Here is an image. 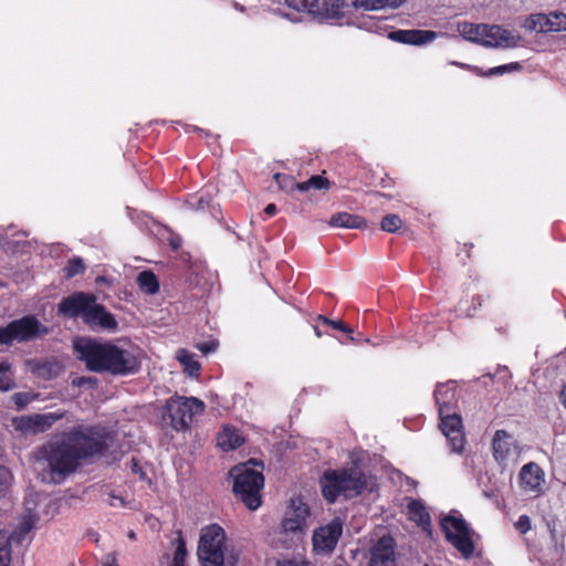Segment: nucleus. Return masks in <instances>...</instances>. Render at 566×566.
<instances>
[{
    "label": "nucleus",
    "instance_id": "79ce46f5",
    "mask_svg": "<svg viewBox=\"0 0 566 566\" xmlns=\"http://www.w3.org/2000/svg\"><path fill=\"white\" fill-rule=\"evenodd\" d=\"M317 321L322 322L324 325L331 326L332 328L344 332L346 334L353 333V329L348 325L344 324L342 321H333L324 315H318Z\"/></svg>",
    "mask_w": 566,
    "mask_h": 566
},
{
    "label": "nucleus",
    "instance_id": "774afa93",
    "mask_svg": "<svg viewBox=\"0 0 566 566\" xmlns=\"http://www.w3.org/2000/svg\"><path fill=\"white\" fill-rule=\"evenodd\" d=\"M426 566H428V565H426Z\"/></svg>",
    "mask_w": 566,
    "mask_h": 566
},
{
    "label": "nucleus",
    "instance_id": "f3484780",
    "mask_svg": "<svg viewBox=\"0 0 566 566\" xmlns=\"http://www.w3.org/2000/svg\"><path fill=\"white\" fill-rule=\"evenodd\" d=\"M82 321L93 329L102 328L112 331L117 327L114 315L107 312L104 305L96 302V296L94 297V303H92L85 312Z\"/></svg>",
    "mask_w": 566,
    "mask_h": 566
},
{
    "label": "nucleus",
    "instance_id": "58836bf2",
    "mask_svg": "<svg viewBox=\"0 0 566 566\" xmlns=\"http://www.w3.org/2000/svg\"><path fill=\"white\" fill-rule=\"evenodd\" d=\"M380 226L381 230L394 233L401 228L402 220L398 214L389 213L382 218Z\"/></svg>",
    "mask_w": 566,
    "mask_h": 566
},
{
    "label": "nucleus",
    "instance_id": "a211bd4d",
    "mask_svg": "<svg viewBox=\"0 0 566 566\" xmlns=\"http://www.w3.org/2000/svg\"><path fill=\"white\" fill-rule=\"evenodd\" d=\"M345 0H313L311 15L318 21H338L344 17Z\"/></svg>",
    "mask_w": 566,
    "mask_h": 566
},
{
    "label": "nucleus",
    "instance_id": "f704fd0d",
    "mask_svg": "<svg viewBox=\"0 0 566 566\" xmlns=\"http://www.w3.org/2000/svg\"><path fill=\"white\" fill-rule=\"evenodd\" d=\"M436 32L430 30H407V44H426L436 39Z\"/></svg>",
    "mask_w": 566,
    "mask_h": 566
},
{
    "label": "nucleus",
    "instance_id": "4d7b16f0",
    "mask_svg": "<svg viewBox=\"0 0 566 566\" xmlns=\"http://www.w3.org/2000/svg\"><path fill=\"white\" fill-rule=\"evenodd\" d=\"M117 501L124 505V501L120 496L112 495V501L109 502V505L115 506L117 504Z\"/></svg>",
    "mask_w": 566,
    "mask_h": 566
},
{
    "label": "nucleus",
    "instance_id": "09e8293b",
    "mask_svg": "<svg viewBox=\"0 0 566 566\" xmlns=\"http://www.w3.org/2000/svg\"><path fill=\"white\" fill-rule=\"evenodd\" d=\"M96 379L92 377H75L72 379V386L73 387H83L85 385H88L90 387H94L96 385Z\"/></svg>",
    "mask_w": 566,
    "mask_h": 566
},
{
    "label": "nucleus",
    "instance_id": "4c0bfd02",
    "mask_svg": "<svg viewBox=\"0 0 566 566\" xmlns=\"http://www.w3.org/2000/svg\"><path fill=\"white\" fill-rule=\"evenodd\" d=\"M274 179L279 186V188L287 193H292L295 190L300 191V184L295 180V178L291 175L276 172L274 175Z\"/></svg>",
    "mask_w": 566,
    "mask_h": 566
},
{
    "label": "nucleus",
    "instance_id": "a878e982",
    "mask_svg": "<svg viewBox=\"0 0 566 566\" xmlns=\"http://www.w3.org/2000/svg\"><path fill=\"white\" fill-rule=\"evenodd\" d=\"M539 20L545 21V25H541V32H558L566 31V14L563 12H552L548 17L538 15Z\"/></svg>",
    "mask_w": 566,
    "mask_h": 566
},
{
    "label": "nucleus",
    "instance_id": "052dcab7",
    "mask_svg": "<svg viewBox=\"0 0 566 566\" xmlns=\"http://www.w3.org/2000/svg\"><path fill=\"white\" fill-rule=\"evenodd\" d=\"M473 302H476L478 306H482V302H483L482 295L474 296Z\"/></svg>",
    "mask_w": 566,
    "mask_h": 566
},
{
    "label": "nucleus",
    "instance_id": "0e129e2a",
    "mask_svg": "<svg viewBox=\"0 0 566 566\" xmlns=\"http://www.w3.org/2000/svg\"><path fill=\"white\" fill-rule=\"evenodd\" d=\"M455 64L462 69H471L469 65H465V64H460V63H455Z\"/></svg>",
    "mask_w": 566,
    "mask_h": 566
},
{
    "label": "nucleus",
    "instance_id": "603ef678",
    "mask_svg": "<svg viewBox=\"0 0 566 566\" xmlns=\"http://www.w3.org/2000/svg\"><path fill=\"white\" fill-rule=\"evenodd\" d=\"M12 364L8 360H0V375L1 376H13L11 373Z\"/></svg>",
    "mask_w": 566,
    "mask_h": 566
},
{
    "label": "nucleus",
    "instance_id": "6e6552de",
    "mask_svg": "<svg viewBox=\"0 0 566 566\" xmlns=\"http://www.w3.org/2000/svg\"><path fill=\"white\" fill-rule=\"evenodd\" d=\"M440 524L447 541L451 543L464 558H470L474 553V543L467 522L461 516L447 515L441 520Z\"/></svg>",
    "mask_w": 566,
    "mask_h": 566
},
{
    "label": "nucleus",
    "instance_id": "5701e85b",
    "mask_svg": "<svg viewBox=\"0 0 566 566\" xmlns=\"http://www.w3.org/2000/svg\"><path fill=\"white\" fill-rule=\"evenodd\" d=\"M512 436L505 430H496L492 441L493 457L497 462L505 461L512 450Z\"/></svg>",
    "mask_w": 566,
    "mask_h": 566
},
{
    "label": "nucleus",
    "instance_id": "7ed1b4c3",
    "mask_svg": "<svg viewBox=\"0 0 566 566\" xmlns=\"http://www.w3.org/2000/svg\"><path fill=\"white\" fill-rule=\"evenodd\" d=\"M63 438L72 442L81 461H86L105 455L114 444L115 433L99 424H81L65 432Z\"/></svg>",
    "mask_w": 566,
    "mask_h": 566
},
{
    "label": "nucleus",
    "instance_id": "ea45409f",
    "mask_svg": "<svg viewBox=\"0 0 566 566\" xmlns=\"http://www.w3.org/2000/svg\"><path fill=\"white\" fill-rule=\"evenodd\" d=\"M38 397L36 394L33 392H15L12 396V400L18 410L24 409L30 402L35 400Z\"/></svg>",
    "mask_w": 566,
    "mask_h": 566
},
{
    "label": "nucleus",
    "instance_id": "72a5a7b5",
    "mask_svg": "<svg viewBox=\"0 0 566 566\" xmlns=\"http://www.w3.org/2000/svg\"><path fill=\"white\" fill-rule=\"evenodd\" d=\"M520 69H521V65L517 62H513V63L503 64L500 66L492 67L488 71H483L482 69H480L478 66H474L471 70L479 76L489 77V76H494V75H503L504 73L518 71Z\"/></svg>",
    "mask_w": 566,
    "mask_h": 566
},
{
    "label": "nucleus",
    "instance_id": "3c124183",
    "mask_svg": "<svg viewBox=\"0 0 566 566\" xmlns=\"http://www.w3.org/2000/svg\"><path fill=\"white\" fill-rule=\"evenodd\" d=\"M8 325L0 327V345H11Z\"/></svg>",
    "mask_w": 566,
    "mask_h": 566
},
{
    "label": "nucleus",
    "instance_id": "338daca9",
    "mask_svg": "<svg viewBox=\"0 0 566 566\" xmlns=\"http://www.w3.org/2000/svg\"><path fill=\"white\" fill-rule=\"evenodd\" d=\"M106 566H117L116 564H109V565H106Z\"/></svg>",
    "mask_w": 566,
    "mask_h": 566
},
{
    "label": "nucleus",
    "instance_id": "864d4df0",
    "mask_svg": "<svg viewBox=\"0 0 566 566\" xmlns=\"http://www.w3.org/2000/svg\"><path fill=\"white\" fill-rule=\"evenodd\" d=\"M474 248V244L469 242V243H463L462 245V252L465 254L464 258H462V262L465 263L467 260H470L471 259V251L472 249Z\"/></svg>",
    "mask_w": 566,
    "mask_h": 566
},
{
    "label": "nucleus",
    "instance_id": "7c9ffc66",
    "mask_svg": "<svg viewBox=\"0 0 566 566\" xmlns=\"http://www.w3.org/2000/svg\"><path fill=\"white\" fill-rule=\"evenodd\" d=\"M177 359L182 365L185 371L190 376H198L201 369L200 364L193 358V355L187 349H179Z\"/></svg>",
    "mask_w": 566,
    "mask_h": 566
},
{
    "label": "nucleus",
    "instance_id": "13d9d810",
    "mask_svg": "<svg viewBox=\"0 0 566 566\" xmlns=\"http://www.w3.org/2000/svg\"><path fill=\"white\" fill-rule=\"evenodd\" d=\"M117 501L124 505V501L120 496L112 495V501L109 502V505L115 506L117 504Z\"/></svg>",
    "mask_w": 566,
    "mask_h": 566
},
{
    "label": "nucleus",
    "instance_id": "2f4dec72",
    "mask_svg": "<svg viewBox=\"0 0 566 566\" xmlns=\"http://www.w3.org/2000/svg\"><path fill=\"white\" fill-rule=\"evenodd\" d=\"M177 535V538L174 541L176 547L168 566H185L186 564V557L188 555L186 541L181 531H179Z\"/></svg>",
    "mask_w": 566,
    "mask_h": 566
},
{
    "label": "nucleus",
    "instance_id": "a18cd8bd",
    "mask_svg": "<svg viewBox=\"0 0 566 566\" xmlns=\"http://www.w3.org/2000/svg\"><path fill=\"white\" fill-rule=\"evenodd\" d=\"M276 566H314V565L303 557H293V558L277 560Z\"/></svg>",
    "mask_w": 566,
    "mask_h": 566
},
{
    "label": "nucleus",
    "instance_id": "b1692460",
    "mask_svg": "<svg viewBox=\"0 0 566 566\" xmlns=\"http://www.w3.org/2000/svg\"><path fill=\"white\" fill-rule=\"evenodd\" d=\"M329 224L348 229H364L367 227L365 218L349 212H338L331 217Z\"/></svg>",
    "mask_w": 566,
    "mask_h": 566
},
{
    "label": "nucleus",
    "instance_id": "49530a36",
    "mask_svg": "<svg viewBox=\"0 0 566 566\" xmlns=\"http://www.w3.org/2000/svg\"><path fill=\"white\" fill-rule=\"evenodd\" d=\"M17 387L13 376H0V391H11Z\"/></svg>",
    "mask_w": 566,
    "mask_h": 566
},
{
    "label": "nucleus",
    "instance_id": "4468645a",
    "mask_svg": "<svg viewBox=\"0 0 566 566\" xmlns=\"http://www.w3.org/2000/svg\"><path fill=\"white\" fill-rule=\"evenodd\" d=\"M544 482V471L537 463L528 462L521 468L518 483L523 492L538 496L543 492L542 485Z\"/></svg>",
    "mask_w": 566,
    "mask_h": 566
},
{
    "label": "nucleus",
    "instance_id": "f8f14e48",
    "mask_svg": "<svg viewBox=\"0 0 566 566\" xmlns=\"http://www.w3.org/2000/svg\"><path fill=\"white\" fill-rule=\"evenodd\" d=\"M440 429L446 436L452 452L462 453L465 446L461 417L452 410L451 412L439 413Z\"/></svg>",
    "mask_w": 566,
    "mask_h": 566
},
{
    "label": "nucleus",
    "instance_id": "c85d7f7f",
    "mask_svg": "<svg viewBox=\"0 0 566 566\" xmlns=\"http://www.w3.org/2000/svg\"><path fill=\"white\" fill-rule=\"evenodd\" d=\"M137 284L146 294H156L159 291V281L153 271H142L137 276Z\"/></svg>",
    "mask_w": 566,
    "mask_h": 566
},
{
    "label": "nucleus",
    "instance_id": "2eb2a0df",
    "mask_svg": "<svg viewBox=\"0 0 566 566\" xmlns=\"http://www.w3.org/2000/svg\"><path fill=\"white\" fill-rule=\"evenodd\" d=\"M40 326V322L31 315L10 322L8 328L11 343H22L35 338L39 334Z\"/></svg>",
    "mask_w": 566,
    "mask_h": 566
},
{
    "label": "nucleus",
    "instance_id": "39448f33",
    "mask_svg": "<svg viewBox=\"0 0 566 566\" xmlns=\"http://www.w3.org/2000/svg\"><path fill=\"white\" fill-rule=\"evenodd\" d=\"M322 494L328 503H334L339 495L354 497L368 488V478L360 469L353 467L342 470L325 471L322 480Z\"/></svg>",
    "mask_w": 566,
    "mask_h": 566
},
{
    "label": "nucleus",
    "instance_id": "aec40b11",
    "mask_svg": "<svg viewBox=\"0 0 566 566\" xmlns=\"http://www.w3.org/2000/svg\"><path fill=\"white\" fill-rule=\"evenodd\" d=\"M481 44L489 48H513L516 41L509 30L500 25L484 24Z\"/></svg>",
    "mask_w": 566,
    "mask_h": 566
},
{
    "label": "nucleus",
    "instance_id": "ddd939ff",
    "mask_svg": "<svg viewBox=\"0 0 566 566\" xmlns=\"http://www.w3.org/2000/svg\"><path fill=\"white\" fill-rule=\"evenodd\" d=\"M95 295L85 292H74L65 296L57 305L59 314L69 318H83L88 306L94 303Z\"/></svg>",
    "mask_w": 566,
    "mask_h": 566
},
{
    "label": "nucleus",
    "instance_id": "f03ea898",
    "mask_svg": "<svg viewBox=\"0 0 566 566\" xmlns=\"http://www.w3.org/2000/svg\"><path fill=\"white\" fill-rule=\"evenodd\" d=\"M200 566H237L239 553L228 544L227 533L217 523L201 528L197 547Z\"/></svg>",
    "mask_w": 566,
    "mask_h": 566
},
{
    "label": "nucleus",
    "instance_id": "c03bdc74",
    "mask_svg": "<svg viewBox=\"0 0 566 566\" xmlns=\"http://www.w3.org/2000/svg\"><path fill=\"white\" fill-rule=\"evenodd\" d=\"M531 524L530 516L523 514L518 516L517 521L514 523V527L520 534L524 535L531 530Z\"/></svg>",
    "mask_w": 566,
    "mask_h": 566
},
{
    "label": "nucleus",
    "instance_id": "412c9836",
    "mask_svg": "<svg viewBox=\"0 0 566 566\" xmlns=\"http://www.w3.org/2000/svg\"><path fill=\"white\" fill-rule=\"evenodd\" d=\"M39 522V515L31 509H27L18 526L13 530V532H9V536H11V543L22 544L28 535L35 527Z\"/></svg>",
    "mask_w": 566,
    "mask_h": 566
},
{
    "label": "nucleus",
    "instance_id": "680f3d73",
    "mask_svg": "<svg viewBox=\"0 0 566 566\" xmlns=\"http://www.w3.org/2000/svg\"><path fill=\"white\" fill-rule=\"evenodd\" d=\"M39 371L41 373V370H48L50 371V365L49 364H42L41 366H39Z\"/></svg>",
    "mask_w": 566,
    "mask_h": 566
},
{
    "label": "nucleus",
    "instance_id": "1a4fd4ad",
    "mask_svg": "<svg viewBox=\"0 0 566 566\" xmlns=\"http://www.w3.org/2000/svg\"><path fill=\"white\" fill-rule=\"evenodd\" d=\"M310 507L300 497L291 499L281 522V531L284 534H293L301 538L307 528Z\"/></svg>",
    "mask_w": 566,
    "mask_h": 566
},
{
    "label": "nucleus",
    "instance_id": "69168bd1",
    "mask_svg": "<svg viewBox=\"0 0 566 566\" xmlns=\"http://www.w3.org/2000/svg\"><path fill=\"white\" fill-rule=\"evenodd\" d=\"M129 537H130V538H135V533H134V532H130V533H129Z\"/></svg>",
    "mask_w": 566,
    "mask_h": 566
},
{
    "label": "nucleus",
    "instance_id": "de8ad7c7",
    "mask_svg": "<svg viewBox=\"0 0 566 566\" xmlns=\"http://www.w3.org/2000/svg\"><path fill=\"white\" fill-rule=\"evenodd\" d=\"M218 347V342L214 339L199 343L196 345V348L199 349L202 354L207 355L213 353Z\"/></svg>",
    "mask_w": 566,
    "mask_h": 566
},
{
    "label": "nucleus",
    "instance_id": "6e6d98bb",
    "mask_svg": "<svg viewBox=\"0 0 566 566\" xmlns=\"http://www.w3.org/2000/svg\"><path fill=\"white\" fill-rule=\"evenodd\" d=\"M277 209H276V206L274 203H269L265 208H264V213L268 216V217H273L275 213H276Z\"/></svg>",
    "mask_w": 566,
    "mask_h": 566
},
{
    "label": "nucleus",
    "instance_id": "e2e57ef3",
    "mask_svg": "<svg viewBox=\"0 0 566 566\" xmlns=\"http://www.w3.org/2000/svg\"><path fill=\"white\" fill-rule=\"evenodd\" d=\"M314 332H315V335H316L317 337H322V336H323V333H322V331L319 329V327L314 326Z\"/></svg>",
    "mask_w": 566,
    "mask_h": 566
},
{
    "label": "nucleus",
    "instance_id": "0eeeda50",
    "mask_svg": "<svg viewBox=\"0 0 566 566\" xmlns=\"http://www.w3.org/2000/svg\"><path fill=\"white\" fill-rule=\"evenodd\" d=\"M38 458L48 463L52 474L60 476L75 472L82 462L72 442L65 438L62 441L48 442L40 447Z\"/></svg>",
    "mask_w": 566,
    "mask_h": 566
},
{
    "label": "nucleus",
    "instance_id": "8fccbe9b",
    "mask_svg": "<svg viewBox=\"0 0 566 566\" xmlns=\"http://www.w3.org/2000/svg\"><path fill=\"white\" fill-rule=\"evenodd\" d=\"M389 39L407 44V30H396L389 33Z\"/></svg>",
    "mask_w": 566,
    "mask_h": 566
},
{
    "label": "nucleus",
    "instance_id": "dca6fc26",
    "mask_svg": "<svg viewBox=\"0 0 566 566\" xmlns=\"http://www.w3.org/2000/svg\"><path fill=\"white\" fill-rule=\"evenodd\" d=\"M82 321L93 329L102 328L112 331L117 327L114 315L107 312L104 305L96 302V296L94 297V303H92L85 312Z\"/></svg>",
    "mask_w": 566,
    "mask_h": 566
},
{
    "label": "nucleus",
    "instance_id": "423d86ee",
    "mask_svg": "<svg viewBox=\"0 0 566 566\" xmlns=\"http://www.w3.org/2000/svg\"><path fill=\"white\" fill-rule=\"evenodd\" d=\"M205 402L197 397H185L175 394L168 398L163 407V423L177 432L190 430L195 419L203 415Z\"/></svg>",
    "mask_w": 566,
    "mask_h": 566
},
{
    "label": "nucleus",
    "instance_id": "9b49d317",
    "mask_svg": "<svg viewBox=\"0 0 566 566\" xmlns=\"http://www.w3.org/2000/svg\"><path fill=\"white\" fill-rule=\"evenodd\" d=\"M64 417V411L22 416L14 420V427L24 434H38L48 431L56 421Z\"/></svg>",
    "mask_w": 566,
    "mask_h": 566
},
{
    "label": "nucleus",
    "instance_id": "9d476101",
    "mask_svg": "<svg viewBox=\"0 0 566 566\" xmlns=\"http://www.w3.org/2000/svg\"><path fill=\"white\" fill-rule=\"evenodd\" d=\"M343 534V523L339 517L333 518L324 526L316 528L313 533V549L317 554H331Z\"/></svg>",
    "mask_w": 566,
    "mask_h": 566
},
{
    "label": "nucleus",
    "instance_id": "c9c22d12",
    "mask_svg": "<svg viewBox=\"0 0 566 566\" xmlns=\"http://www.w3.org/2000/svg\"><path fill=\"white\" fill-rule=\"evenodd\" d=\"M331 188V182L327 178L322 175H314L308 178L306 181L300 184V191L305 192L311 189L315 190H328Z\"/></svg>",
    "mask_w": 566,
    "mask_h": 566
},
{
    "label": "nucleus",
    "instance_id": "473e14b6",
    "mask_svg": "<svg viewBox=\"0 0 566 566\" xmlns=\"http://www.w3.org/2000/svg\"><path fill=\"white\" fill-rule=\"evenodd\" d=\"M12 559V543L9 531L0 530V566H10Z\"/></svg>",
    "mask_w": 566,
    "mask_h": 566
},
{
    "label": "nucleus",
    "instance_id": "cd10ccee",
    "mask_svg": "<svg viewBox=\"0 0 566 566\" xmlns=\"http://www.w3.org/2000/svg\"><path fill=\"white\" fill-rule=\"evenodd\" d=\"M405 2L406 0H355L353 2V7H355L356 9L373 11L387 7L397 9Z\"/></svg>",
    "mask_w": 566,
    "mask_h": 566
},
{
    "label": "nucleus",
    "instance_id": "4be33fe9",
    "mask_svg": "<svg viewBox=\"0 0 566 566\" xmlns=\"http://www.w3.org/2000/svg\"><path fill=\"white\" fill-rule=\"evenodd\" d=\"M434 400L439 413L451 412L457 407L455 390L447 384H438L434 390Z\"/></svg>",
    "mask_w": 566,
    "mask_h": 566
},
{
    "label": "nucleus",
    "instance_id": "c756f323",
    "mask_svg": "<svg viewBox=\"0 0 566 566\" xmlns=\"http://www.w3.org/2000/svg\"><path fill=\"white\" fill-rule=\"evenodd\" d=\"M458 30L465 40L481 44L484 24L462 22L459 23Z\"/></svg>",
    "mask_w": 566,
    "mask_h": 566
},
{
    "label": "nucleus",
    "instance_id": "f257e3e1",
    "mask_svg": "<svg viewBox=\"0 0 566 566\" xmlns=\"http://www.w3.org/2000/svg\"><path fill=\"white\" fill-rule=\"evenodd\" d=\"M74 350L86 368L94 373H108L114 376L134 375L140 369L139 350L122 348L111 342L80 338L74 342Z\"/></svg>",
    "mask_w": 566,
    "mask_h": 566
},
{
    "label": "nucleus",
    "instance_id": "37998d69",
    "mask_svg": "<svg viewBox=\"0 0 566 566\" xmlns=\"http://www.w3.org/2000/svg\"><path fill=\"white\" fill-rule=\"evenodd\" d=\"M285 4L298 12H307L311 14L313 0H285Z\"/></svg>",
    "mask_w": 566,
    "mask_h": 566
},
{
    "label": "nucleus",
    "instance_id": "5fc2aeb1",
    "mask_svg": "<svg viewBox=\"0 0 566 566\" xmlns=\"http://www.w3.org/2000/svg\"><path fill=\"white\" fill-rule=\"evenodd\" d=\"M169 245L174 251H178L181 247V239L178 237H174L169 240Z\"/></svg>",
    "mask_w": 566,
    "mask_h": 566
},
{
    "label": "nucleus",
    "instance_id": "e433bc0d",
    "mask_svg": "<svg viewBox=\"0 0 566 566\" xmlns=\"http://www.w3.org/2000/svg\"><path fill=\"white\" fill-rule=\"evenodd\" d=\"M86 270V265L82 258L74 256L70 259L66 265L63 268L65 279H72L78 274H83Z\"/></svg>",
    "mask_w": 566,
    "mask_h": 566
},
{
    "label": "nucleus",
    "instance_id": "6ab92c4d",
    "mask_svg": "<svg viewBox=\"0 0 566 566\" xmlns=\"http://www.w3.org/2000/svg\"><path fill=\"white\" fill-rule=\"evenodd\" d=\"M395 541L391 536L380 537L370 553L369 566H395Z\"/></svg>",
    "mask_w": 566,
    "mask_h": 566
},
{
    "label": "nucleus",
    "instance_id": "20e7f679",
    "mask_svg": "<svg viewBox=\"0 0 566 566\" xmlns=\"http://www.w3.org/2000/svg\"><path fill=\"white\" fill-rule=\"evenodd\" d=\"M263 463L254 459L231 469L233 494L249 510L255 511L262 504L261 491L264 486Z\"/></svg>",
    "mask_w": 566,
    "mask_h": 566
},
{
    "label": "nucleus",
    "instance_id": "a19ab883",
    "mask_svg": "<svg viewBox=\"0 0 566 566\" xmlns=\"http://www.w3.org/2000/svg\"><path fill=\"white\" fill-rule=\"evenodd\" d=\"M11 480V471L7 467L0 464V497H2L8 491Z\"/></svg>",
    "mask_w": 566,
    "mask_h": 566
},
{
    "label": "nucleus",
    "instance_id": "bb28decb",
    "mask_svg": "<svg viewBox=\"0 0 566 566\" xmlns=\"http://www.w3.org/2000/svg\"><path fill=\"white\" fill-rule=\"evenodd\" d=\"M243 438L235 429L226 427L218 436V446L223 450H234L243 444Z\"/></svg>",
    "mask_w": 566,
    "mask_h": 566
},
{
    "label": "nucleus",
    "instance_id": "393cba45",
    "mask_svg": "<svg viewBox=\"0 0 566 566\" xmlns=\"http://www.w3.org/2000/svg\"><path fill=\"white\" fill-rule=\"evenodd\" d=\"M408 513L410 520L416 522L418 525L422 526L423 528L430 526V514L420 500H411L408 503Z\"/></svg>",
    "mask_w": 566,
    "mask_h": 566
},
{
    "label": "nucleus",
    "instance_id": "bf43d9fd",
    "mask_svg": "<svg viewBox=\"0 0 566 566\" xmlns=\"http://www.w3.org/2000/svg\"><path fill=\"white\" fill-rule=\"evenodd\" d=\"M560 400H562V403L564 405V407L566 409V386L563 388V390L560 392Z\"/></svg>",
    "mask_w": 566,
    "mask_h": 566
}]
</instances>
